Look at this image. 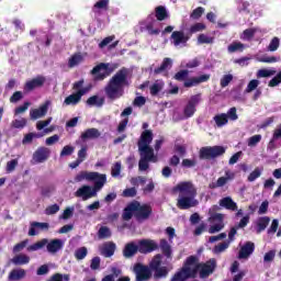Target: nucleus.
Instances as JSON below:
<instances>
[{
    "label": "nucleus",
    "instance_id": "nucleus-1",
    "mask_svg": "<svg viewBox=\"0 0 281 281\" xmlns=\"http://www.w3.org/2000/svg\"><path fill=\"white\" fill-rule=\"evenodd\" d=\"M216 269V259H210L206 262L199 263V257L190 256L186 259L184 265L178 273L186 278H194L198 273L200 278H210Z\"/></svg>",
    "mask_w": 281,
    "mask_h": 281
},
{
    "label": "nucleus",
    "instance_id": "nucleus-2",
    "mask_svg": "<svg viewBox=\"0 0 281 281\" xmlns=\"http://www.w3.org/2000/svg\"><path fill=\"white\" fill-rule=\"evenodd\" d=\"M153 144V132L149 130H145L140 134V138L138 140V151H139V162H138V170L140 172H146L148 168H150V161L153 164H157V155H155V149L150 147Z\"/></svg>",
    "mask_w": 281,
    "mask_h": 281
},
{
    "label": "nucleus",
    "instance_id": "nucleus-3",
    "mask_svg": "<svg viewBox=\"0 0 281 281\" xmlns=\"http://www.w3.org/2000/svg\"><path fill=\"white\" fill-rule=\"evenodd\" d=\"M159 249L162 255H156L150 261V269L155 271V278H166L168 276V266L172 262V246L166 239L159 243Z\"/></svg>",
    "mask_w": 281,
    "mask_h": 281
},
{
    "label": "nucleus",
    "instance_id": "nucleus-4",
    "mask_svg": "<svg viewBox=\"0 0 281 281\" xmlns=\"http://www.w3.org/2000/svg\"><path fill=\"white\" fill-rule=\"evenodd\" d=\"M173 194H178L177 207L179 210H190V207H196L199 205L196 187L190 181L179 182L173 187Z\"/></svg>",
    "mask_w": 281,
    "mask_h": 281
},
{
    "label": "nucleus",
    "instance_id": "nucleus-5",
    "mask_svg": "<svg viewBox=\"0 0 281 281\" xmlns=\"http://www.w3.org/2000/svg\"><path fill=\"white\" fill-rule=\"evenodd\" d=\"M128 70L123 68L119 70L105 87V93L110 100H117L124 95V87H128Z\"/></svg>",
    "mask_w": 281,
    "mask_h": 281
},
{
    "label": "nucleus",
    "instance_id": "nucleus-6",
    "mask_svg": "<svg viewBox=\"0 0 281 281\" xmlns=\"http://www.w3.org/2000/svg\"><path fill=\"white\" fill-rule=\"evenodd\" d=\"M43 247H46L48 254L54 256L58 254V251H61L63 247H65V239L56 238L49 240L47 238H43L42 240L29 246L27 251H38V249H43Z\"/></svg>",
    "mask_w": 281,
    "mask_h": 281
},
{
    "label": "nucleus",
    "instance_id": "nucleus-7",
    "mask_svg": "<svg viewBox=\"0 0 281 281\" xmlns=\"http://www.w3.org/2000/svg\"><path fill=\"white\" fill-rule=\"evenodd\" d=\"M218 205H213L209 209V223L211 226L209 227V234H217L221 232L223 227H225V215L218 212Z\"/></svg>",
    "mask_w": 281,
    "mask_h": 281
},
{
    "label": "nucleus",
    "instance_id": "nucleus-8",
    "mask_svg": "<svg viewBox=\"0 0 281 281\" xmlns=\"http://www.w3.org/2000/svg\"><path fill=\"white\" fill-rule=\"evenodd\" d=\"M83 85H85V80H79L74 83V90L77 92L68 95L65 99L64 104H66V106H76V104H78V102L82 100V95H87L89 88L88 87L85 88Z\"/></svg>",
    "mask_w": 281,
    "mask_h": 281
},
{
    "label": "nucleus",
    "instance_id": "nucleus-9",
    "mask_svg": "<svg viewBox=\"0 0 281 281\" xmlns=\"http://www.w3.org/2000/svg\"><path fill=\"white\" fill-rule=\"evenodd\" d=\"M159 25V21L155 19V13H151L147 19L139 22V30L140 32H147L150 36H157L161 32Z\"/></svg>",
    "mask_w": 281,
    "mask_h": 281
},
{
    "label": "nucleus",
    "instance_id": "nucleus-10",
    "mask_svg": "<svg viewBox=\"0 0 281 281\" xmlns=\"http://www.w3.org/2000/svg\"><path fill=\"white\" fill-rule=\"evenodd\" d=\"M113 71H115L114 65L101 63L92 69L91 74L94 76L95 80H104V78L111 76Z\"/></svg>",
    "mask_w": 281,
    "mask_h": 281
},
{
    "label": "nucleus",
    "instance_id": "nucleus-11",
    "mask_svg": "<svg viewBox=\"0 0 281 281\" xmlns=\"http://www.w3.org/2000/svg\"><path fill=\"white\" fill-rule=\"evenodd\" d=\"M133 271L136 276V281H148V280H150V276H153L151 271H154V277H155V270H153V268H150V263H149V268H148V266H144L142 263H136L134 266Z\"/></svg>",
    "mask_w": 281,
    "mask_h": 281
},
{
    "label": "nucleus",
    "instance_id": "nucleus-12",
    "mask_svg": "<svg viewBox=\"0 0 281 281\" xmlns=\"http://www.w3.org/2000/svg\"><path fill=\"white\" fill-rule=\"evenodd\" d=\"M221 155H225V147L223 146L203 147L200 149L201 159H215V157H221Z\"/></svg>",
    "mask_w": 281,
    "mask_h": 281
},
{
    "label": "nucleus",
    "instance_id": "nucleus-13",
    "mask_svg": "<svg viewBox=\"0 0 281 281\" xmlns=\"http://www.w3.org/2000/svg\"><path fill=\"white\" fill-rule=\"evenodd\" d=\"M190 41V36L183 31H175L171 34L170 43L172 46L178 47V49H181L183 47H188V42Z\"/></svg>",
    "mask_w": 281,
    "mask_h": 281
},
{
    "label": "nucleus",
    "instance_id": "nucleus-14",
    "mask_svg": "<svg viewBox=\"0 0 281 281\" xmlns=\"http://www.w3.org/2000/svg\"><path fill=\"white\" fill-rule=\"evenodd\" d=\"M236 179V172L227 169L225 170V176L220 177L216 182L210 183L209 188L211 190H216V188H224V186H227L229 181H234Z\"/></svg>",
    "mask_w": 281,
    "mask_h": 281
},
{
    "label": "nucleus",
    "instance_id": "nucleus-15",
    "mask_svg": "<svg viewBox=\"0 0 281 281\" xmlns=\"http://www.w3.org/2000/svg\"><path fill=\"white\" fill-rule=\"evenodd\" d=\"M200 103L201 94H194L189 99L187 105L183 108L187 120L196 113V106H199Z\"/></svg>",
    "mask_w": 281,
    "mask_h": 281
},
{
    "label": "nucleus",
    "instance_id": "nucleus-16",
    "mask_svg": "<svg viewBox=\"0 0 281 281\" xmlns=\"http://www.w3.org/2000/svg\"><path fill=\"white\" fill-rule=\"evenodd\" d=\"M136 204L135 209V218L138 223H143L149 218L150 214L153 213V209H150L147 204H139V202H134Z\"/></svg>",
    "mask_w": 281,
    "mask_h": 281
},
{
    "label": "nucleus",
    "instance_id": "nucleus-17",
    "mask_svg": "<svg viewBox=\"0 0 281 281\" xmlns=\"http://www.w3.org/2000/svg\"><path fill=\"white\" fill-rule=\"evenodd\" d=\"M50 106H52V100H46L37 109L31 110L30 111L31 120H41V117H45Z\"/></svg>",
    "mask_w": 281,
    "mask_h": 281
},
{
    "label": "nucleus",
    "instance_id": "nucleus-18",
    "mask_svg": "<svg viewBox=\"0 0 281 281\" xmlns=\"http://www.w3.org/2000/svg\"><path fill=\"white\" fill-rule=\"evenodd\" d=\"M157 249H159V244L153 239H143L138 243L139 254H150V251H155Z\"/></svg>",
    "mask_w": 281,
    "mask_h": 281
},
{
    "label": "nucleus",
    "instance_id": "nucleus-19",
    "mask_svg": "<svg viewBox=\"0 0 281 281\" xmlns=\"http://www.w3.org/2000/svg\"><path fill=\"white\" fill-rule=\"evenodd\" d=\"M49 155H52V150L47 147H40L33 154L34 164H45L47 159H49Z\"/></svg>",
    "mask_w": 281,
    "mask_h": 281
},
{
    "label": "nucleus",
    "instance_id": "nucleus-20",
    "mask_svg": "<svg viewBox=\"0 0 281 281\" xmlns=\"http://www.w3.org/2000/svg\"><path fill=\"white\" fill-rule=\"evenodd\" d=\"M75 196L82 199V201H89L92 196H98V193L90 186H83L75 192Z\"/></svg>",
    "mask_w": 281,
    "mask_h": 281
},
{
    "label": "nucleus",
    "instance_id": "nucleus-21",
    "mask_svg": "<svg viewBox=\"0 0 281 281\" xmlns=\"http://www.w3.org/2000/svg\"><path fill=\"white\" fill-rule=\"evenodd\" d=\"M281 147V124L276 127L272 134V138L268 143L267 150H276Z\"/></svg>",
    "mask_w": 281,
    "mask_h": 281
},
{
    "label": "nucleus",
    "instance_id": "nucleus-22",
    "mask_svg": "<svg viewBox=\"0 0 281 281\" xmlns=\"http://www.w3.org/2000/svg\"><path fill=\"white\" fill-rule=\"evenodd\" d=\"M54 132V127H46L43 132L40 133H29L22 139V144H32L34 139H41V137H45V135H49V133Z\"/></svg>",
    "mask_w": 281,
    "mask_h": 281
},
{
    "label": "nucleus",
    "instance_id": "nucleus-23",
    "mask_svg": "<svg viewBox=\"0 0 281 281\" xmlns=\"http://www.w3.org/2000/svg\"><path fill=\"white\" fill-rule=\"evenodd\" d=\"M49 229V223L31 222L29 236H38L41 232H47Z\"/></svg>",
    "mask_w": 281,
    "mask_h": 281
},
{
    "label": "nucleus",
    "instance_id": "nucleus-24",
    "mask_svg": "<svg viewBox=\"0 0 281 281\" xmlns=\"http://www.w3.org/2000/svg\"><path fill=\"white\" fill-rule=\"evenodd\" d=\"M92 175H97L94 178L90 179V181H94L93 190H95V192H100V190H102L106 184V175L95 171H92Z\"/></svg>",
    "mask_w": 281,
    "mask_h": 281
},
{
    "label": "nucleus",
    "instance_id": "nucleus-25",
    "mask_svg": "<svg viewBox=\"0 0 281 281\" xmlns=\"http://www.w3.org/2000/svg\"><path fill=\"white\" fill-rule=\"evenodd\" d=\"M133 113V108H126L121 113L122 121L119 123L117 133H124L126 131V126H128V115Z\"/></svg>",
    "mask_w": 281,
    "mask_h": 281
},
{
    "label": "nucleus",
    "instance_id": "nucleus-26",
    "mask_svg": "<svg viewBox=\"0 0 281 281\" xmlns=\"http://www.w3.org/2000/svg\"><path fill=\"white\" fill-rule=\"evenodd\" d=\"M109 0H99L94 3L92 8V12L95 14V16H100L101 14H104V12L109 11Z\"/></svg>",
    "mask_w": 281,
    "mask_h": 281
},
{
    "label": "nucleus",
    "instance_id": "nucleus-27",
    "mask_svg": "<svg viewBox=\"0 0 281 281\" xmlns=\"http://www.w3.org/2000/svg\"><path fill=\"white\" fill-rule=\"evenodd\" d=\"M43 85H45V77L38 76L25 83L24 91H34V89H38Z\"/></svg>",
    "mask_w": 281,
    "mask_h": 281
},
{
    "label": "nucleus",
    "instance_id": "nucleus-28",
    "mask_svg": "<svg viewBox=\"0 0 281 281\" xmlns=\"http://www.w3.org/2000/svg\"><path fill=\"white\" fill-rule=\"evenodd\" d=\"M115 249H116L115 243L108 241L100 246V254L101 256H104V258H111V256L115 254Z\"/></svg>",
    "mask_w": 281,
    "mask_h": 281
},
{
    "label": "nucleus",
    "instance_id": "nucleus-29",
    "mask_svg": "<svg viewBox=\"0 0 281 281\" xmlns=\"http://www.w3.org/2000/svg\"><path fill=\"white\" fill-rule=\"evenodd\" d=\"M255 249H256V246L254 245V243H251V241L246 243L244 246H241V248L239 250V254H238L239 260L249 258V256H251V254H254Z\"/></svg>",
    "mask_w": 281,
    "mask_h": 281
},
{
    "label": "nucleus",
    "instance_id": "nucleus-30",
    "mask_svg": "<svg viewBox=\"0 0 281 281\" xmlns=\"http://www.w3.org/2000/svg\"><path fill=\"white\" fill-rule=\"evenodd\" d=\"M139 251V246L135 241H131L125 245L123 255L125 258H133Z\"/></svg>",
    "mask_w": 281,
    "mask_h": 281
},
{
    "label": "nucleus",
    "instance_id": "nucleus-31",
    "mask_svg": "<svg viewBox=\"0 0 281 281\" xmlns=\"http://www.w3.org/2000/svg\"><path fill=\"white\" fill-rule=\"evenodd\" d=\"M220 207H225V210L236 212L238 210V204H236L232 198L226 196L220 200Z\"/></svg>",
    "mask_w": 281,
    "mask_h": 281
},
{
    "label": "nucleus",
    "instance_id": "nucleus-32",
    "mask_svg": "<svg viewBox=\"0 0 281 281\" xmlns=\"http://www.w3.org/2000/svg\"><path fill=\"white\" fill-rule=\"evenodd\" d=\"M269 223H271V218H269V216L258 217L256 221L257 234L265 232L267 229V227L269 226Z\"/></svg>",
    "mask_w": 281,
    "mask_h": 281
},
{
    "label": "nucleus",
    "instance_id": "nucleus-33",
    "mask_svg": "<svg viewBox=\"0 0 281 281\" xmlns=\"http://www.w3.org/2000/svg\"><path fill=\"white\" fill-rule=\"evenodd\" d=\"M98 175L88 171H81L76 175L74 181L75 183H81V181H90V179H95Z\"/></svg>",
    "mask_w": 281,
    "mask_h": 281
},
{
    "label": "nucleus",
    "instance_id": "nucleus-34",
    "mask_svg": "<svg viewBox=\"0 0 281 281\" xmlns=\"http://www.w3.org/2000/svg\"><path fill=\"white\" fill-rule=\"evenodd\" d=\"M100 137V131L98 128H88L81 134L82 142H87V139H98Z\"/></svg>",
    "mask_w": 281,
    "mask_h": 281
},
{
    "label": "nucleus",
    "instance_id": "nucleus-35",
    "mask_svg": "<svg viewBox=\"0 0 281 281\" xmlns=\"http://www.w3.org/2000/svg\"><path fill=\"white\" fill-rule=\"evenodd\" d=\"M135 210H137V204L132 202L123 212V221H131L135 216Z\"/></svg>",
    "mask_w": 281,
    "mask_h": 281
},
{
    "label": "nucleus",
    "instance_id": "nucleus-36",
    "mask_svg": "<svg viewBox=\"0 0 281 281\" xmlns=\"http://www.w3.org/2000/svg\"><path fill=\"white\" fill-rule=\"evenodd\" d=\"M24 277H25V270L14 269L10 272L9 280L10 281H19V280H23Z\"/></svg>",
    "mask_w": 281,
    "mask_h": 281
},
{
    "label": "nucleus",
    "instance_id": "nucleus-37",
    "mask_svg": "<svg viewBox=\"0 0 281 281\" xmlns=\"http://www.w3.org/2000/svg\"><path fill=\"white\" fill-rule=\"evenodd\" d=\"M11 262L16 266L29 265L30 256L27 255H18L11 259Z\"/></svg>",
    "mask_w": 281,
    "mask_h": 281
},
{
    "label": "nucleus",
    "instance_id": "nucleus-38",
    "mask_svg": "<svg viewBox=\"0 0 281 281\" xmlns=\"http://www.w3.org/2000/svg\"><path fill=\"white\" fill-rule=\"evenodd\" d=\"M276 68H263L257 71V78H271V76H276Z\"/></svg>",
    "mask_w": 281,
    "mask_h": 281
},
{
    "label": "nucleus",
    "instance_id": "nucleus-39",
    "mask_svg": "<svg viewBox=\"0 0 281 281\" xmlns=\"http://www.w3.org/2000/svg\"><path fill=\"white\" fill-rule=\"evenodd\" d=\"M111 177H113V179H122V162L117 161L112 165Z\"/></svg>",
    "mask_w": 281,
    "mask_h": 281
},
{
    "label": "nucleus",
    "instance_id": "nucleus-40",
    "mask_svg": "<svg viewBox=\"0 0 281 281\" xmlns=\"http://www.w3.org/2000/svg\"><path fill=\"white\" fill-rule=\"evenodd\" d=\"M171 68H172V59L165 58L160 67L156 68L154 71L155 74H161L162 71H168V69H171Z\"/></svg>",
    "mask_w": 281,
    "mask_h": 281
},
{
    "label": "nucleus",
    "instance_id": "nucleus-41",
    "mask_svg": "<svg viewBox=\"0 0 281 281\" xmlns=\"http://www.w3.org/2000/svg\"><path fill=\"white\" fill-rule=\"evenodd\" d=\"M155 12L154 16L157 21H165V19H168V11L165 7H157Z\"/></svg>",
    "mask_w": 281,
    "mask_h": 281
},
{
    "label": "nucleus",
    "instance_id": "nucleus-42",
    "mask_svg": "<svg viewBox=\"0 0 281 281\" xmlns=\"http://www.w3.org/2000/svg\"><path fill=\"white\" fill-rule=\"evenodd\" d=\"M112 233H111V228H109V226H101L98 231V238L100 240H104L106 238H111Z\"/></svg>",
    "mask_w": 281,
    "mask_h": 281
},
{
    "label": "nucleus",
    "instance_id": "nucleus-43",
    "mask_svg": "<svg viewBox=\"0 0 281 281\" xmlns=\"http://www.w3.org/2000/svg\"><path fill=\"white\" fill-rule=\"evenodd\" d=\"M11 126L12 128H18L20 131H23V128L27 126V119L25 117L15 119L11 122Z\"/></svg>",
    "mask_w": 281,
    "mask_h": 281
},
{
    "label": "nucleus",
    "instance_id": "nucleus-44",
    "mask_svg": "<svg viewBox=\"0 0 281 281\" xmlns=\"http://www.w3.org/2000/svg\"><path fill=\"white\" fill-rule=\"evenodd\" d=\"M87 104H88V106H98V108H100L104 104V99L100 98L98 95H93V97H90L87 100Z\"/></svg>",
    "mask_w": 281,
    "mask_h": 281
},
{
    "label": "nucleus",
    "instance_id": "nucleus-45",
    "mask_svg": "<svg viewBox=\"0 0 281 281\" xmlns=\"http://www.w3.org/2000/svg\"><path fill=\"white\" fill-rule=\"evenodd\" d=\"M213 120H214L216 126H218V128L225 126L228 122L227 114H225V113L215 115Z\"/></svg>",
    "mask_w": 281,
    "mask_h": 281
},
{
    "label": "nucleus",
    "instance_id": "nucleus-46",
    "mask_svg": "<svg viewBox=\"0 0 281 281\" xmlns=\"http://www.w3.org/2000/svg\"><path fill=\"white\" fill-rule=\"evenodd\" d=\"M164 89V82L161 80H156L150 87L149 91L151 95H157L159 91Z\"/></svg>",
    "mask_w": 281,
    "mask_h": 281
},
{
    "label": "nucleus",
    "instance_id": "nucleus-47",
    "mask_svg": "<svg viewBox=\"0 0 281 281\" xmlns=\"http://www.w3.org/2000/svg\"><path fill=\"white\" fill-rule=\"evenodd\" d=\"M229 54H235V52H243L245 49V44L240 42H233L227 47Z\"/></svg>",
    "mask_w": 281,
    "mask_h": 281
},
{
    "label": "nucleus",
    "instance_id": "nucleus-48",
    "mask_svg": "<svg viewBox=\"0 0 281 281\" xmlns=\"http://www.w3.org/2000/svg\"><path fill=\"white\" fill-rule=\"evenodd\" d=\"M173 122H181L183 120H188L186 116V112L183 109H176L172 114Z\"/></svg>",
    "mask_w": 281,
    "mask_h": 281
},
{
    "label": "nucleus",
    "instance_id": "nucleus-49",
    "mask_svg": "<svg viewBox=\"0 0 281 281\" xmlns=\"http://www.w3.org/2000/svg\"><path fill=\"white\" fill-rule=\"evenodd\" d=\"M198 43L199 45H212V43H214V37L206 34H200L198 36Z\"/></svg>",
    "mask_w": 281,
    "mask_h": 281
},
{
    "label": "nucleus",
    "instance_id": "nucleus-50",
    "mask_svg": "<svg viewBox=\"0 0 281 281\" xmlns=\"http://www.w3.org/2000/svg\"><path fill=\"white\" fill-rule=\"evenodd\" d=\"M262 171H263L262 167L255 168V170L250 172V175L248 176V181L250 183H254L256 179H260V177L262 176Z\"/></svg>",
    "mask_w": 281,
    "mask_h": 281
},
{
    "label": "nucleus",
    "instance_id": "nucleus-51",
    "mask_svg": "<svg viewBox=\"0 0 281 281\" xmlns=\"http://www.w3.org/2000/svg\"><path fill=\"white\" fill-rule=\"evenodd\" d=\"M254 30V41H260L265 34H267V29L260 26L252 27Z\"/></svg>",
    "mask_w": 281,
    "mask_h": 281
},
{
    "label": "nucleus",
    "instance_id": "nucleus-52",
    "mask_svg": "<svg viewBox=\"0 0 281 281\" xmlns=\"http://www.w3.org/2000/svg\"><path fill=\"white\" fill-rule=\"evenodd\" d=\"M74 212H76V206H68L64 211V213L59 216L63 221H67L74 216Z\"/></svg>",
    "mask_w": 281,
    "mask_h": 281
},
{
    "label": "nucleus",
    "instance_id": "nucleus-53",
    "mask_svg": "<svg viewBox=\"0 0 281 281\" xmlns=\"http://www.w3.org/2000/svg\"><path fill=\"white\" fill-rule=\"evenodd\" d=\"M280 47V38L279 37H273L268 47L267 50L268 52H278V48Z\"/></svg>",
    "mask_w": 281,
    "mask_h": 281
},
{
    "label": "nucleus",
    "instance_id": "nucleus-54",
    "mask_svg": "<svg viewBox=\"0 0 281 281\" xmlns=\"http://www.w3.org/2000/svg\"><path fill=\"white\" fill-rule=\"evenodd\" d=\"M241 41H254V27L246 29L241 34H240Z\"/></svg>",
    "mask_w": 281,
    "mask_h": 281
},
{
    "label": "nucleus",
    "instance_id": "nucleus-55",
    "mask_svg": "<svg viewBox=\"0 0 281 281\" xmlns=\"http://www.w3.org/2000/svg\"><path fill=\"white\" fill-rule=\"evenodd\" d=\"M262 140V135L257 134L248 138V146L250 148H254L255 146H258L260 142Z\"/></svg>",
    "mask_w": 281,
    "mask_h": 281
},
{
    "label": "nucleus",
    "instance_id": "nucleus-56",
    "mask_svg": "<svg viewBox=\"0 0 281 281\" xmlns=\"http://www.w3.org/2000/svg\"><path fill=\"white\" fill-rule=\"evenodd\" d=\"M83 58L80 54H75L68 61L69 67H76L77 65H80L82 63Z\"/></svg>",
    "mask_w": 281,
    "mask_h": 281
},
{
    "label": "nucleus",
    "instance_id": "nucleus-57",
    "mask_svg": "<svg viewBox=\"0 0 281 281\" xmlns=\"http://www.w3.org/2000/svg\"><path fill=\"white\" fill-rule=\"evenodd\" d=\"M258 63H268V64H272V63H280V57H276V56H262L257 58Z\"/></svg>",
    "mask_w": 281,
    "mask_h": 281
},
{
    "label": "nucleus",
    "instance_id": "nucleus-58",
    "mask_svg": "<svg viewBox=\"0 0 281 281\" xmlns=\"http://www.w3.org/2000/svg\"><path fill=\"white\" fill-rule=\"evenodd\" d=\"M87 247H80L75 251V258H77V260H85L87 258Z\"/></svg>",
    "mask_w": 281,
    "mask_h": 281
},
{
    "label": "nucleus",
    "instance_id": "nucleus-59",
    "mask_svg": "<svg viewBox=\"0 0 281 281\" xmlns=\"http://www.w3.org/2000/svg\"><path fill=\"white\" fill-rule=\"evenodd\" d=\"M259 85H260L259 80H257V79L250 80L249 83L246 87L245 92L246 93H251V91H256V89H258Z\"/></svg>",
    "mask_w": 281,
    "mask_h": 281
},
{
    "label": "nucleus",
    "instance_id": "nucleus-60",
    "mask_svg": "<svg viewBox=\"0 0 281 281\" xmlns=\"http://www.w3.org/2000/svg\"><path fill=\"white\" fill-rule=\"evenodd\" d=\"M16 166H19V159H12L8 161L5 167L8 175H10V172H14V170H16Z\"/></svg>",
    "mask_w": 281,
    "mask_h": 281
},
{
    "label": "nucleus",
    "instance_id": "nucleus-61",
    "mask_svg": "<svg viewBox=\"0 0 281 281\" xmlns=\"http://www.w3.org/2000/svg\"><path fill=\"white\" fill-rule=\"evenodd\" d=\"M52 117H48L46 121H38L36 123L37 131H45V128L52 124Z\"/></svg>",
    "mask_w": 281,
    "mask_h": 281
},
{
    "label": "nucleus",
    "instance_id": "nucleus-62",
    "mask_svg": "<svg viewBox=\"0 0 281 281\" xmlns=\"http://www.w3.org/2000/svg\"><path fill=\"white\" fill-rule=\"evenodd\" d=\"M229 247V241H224L213 248V254H223Z\"/></svg>",
    "mask_w": 281,
    "mask_h": 281
},
{
    "label": "nucleus",
    "instance_id": "nucleus-63",
    "mask_svg": "<svg viewBox=\"0 0 281 281\" xmlns=\"http://www.w3.org/2000/svg\"><path fill=\"white\" fill-rule=\"evenodd\" d=\"M203 30H205V24L195 23L190 27L189 32L190 34H196V32H203Z\"/></svg>",
    "mask_w": 281,
    "mask_h": 281
},
{
    "label": "nucleus",
    "instance_id": "nucleus-64",
    "mask_svg": "<svg viewBox=\"0 0 281 281\" xmlns=\"http://www.w3.org/2000/svg\"><path fill=\"white\" fill-rule=\"evenodd\" d=\"M281 85V71L269 81V87H278Z\"/></svg>",
    "mask_w": 281,
    "mask_h": 281
}]
</instances>
